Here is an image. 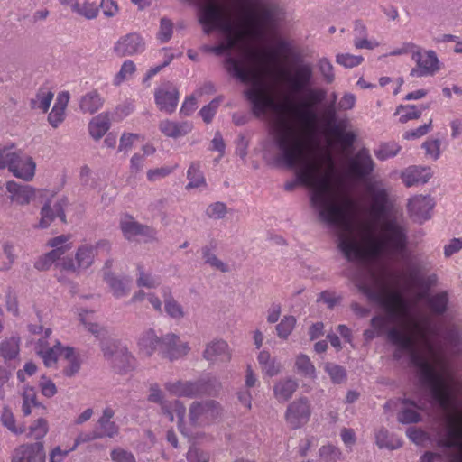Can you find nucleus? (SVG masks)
I'll return each mask as SVG.
<instances>
[{
    "instance_id": "f257e3e1",
    "label": "nucleus",
    "mask_w": 462,
    "mask_h": 462,
    "mask_svg": "<svg viewBox=\"0 0 462 462\" xmlns=\"http://www.w3.org/2000/svg\"><path fill=\"white\" fill-rule=\"evenodd\" d=\"M337 117H272L275 161L295 170L310 190L319 218L337 232L338 247L353 262L379 263L402 254L407 244L402 216L387 205L382 182L365 180L374 162L366 149L347 160L346 174L336 157L347 158L355 133Z\"/></svg>"
},
{
    "instance_id": "f03ea898",
    "label": "nucleus",
    "mask_w": 462,
    "mask_h": 462,
    "mask_svg": "<svg viewBox=\"0 0 462 462\" xmlns=\"http://www.w3.org/2000/svg\"><path fill=\"white\" fill-rule=\"evenodd\" d=\"M421 281L420 267L415 263L407 265L393 277L387 276L381 264L366 266L356 279L358 289L369 300L380 303L385 311V317L372 319L373 328L365 331V337L372 339L387 332L389 339L397 347L396 356L410 358L425 392V397L402 401L398 420L404 424L420 421L419 411L425 410L428 404L438 407L432 403L429 390L420 378L415 356L421 359L427 357L426 348L429 346L453 371L439 344L435 328L417 307L424 296L421 292L414 294L413 291Z\"/></svg>"
},
{
    "instance_id": "7ed1b4c3",
    "label": "nucleus",
    "mask_w": 462,
    "mask_h": 462,
    "mask_svg": "<svg viewBox=\"0 0 462 462\" xmlns=\"http://www.w3.org/2000/svg\"><path fill=\"white\" fill-rule=\"evenodd\" d=\"M428 357L415 356L420 378L429 390L432 403L441 411L440 426L433 429V434L420 428L410 427L408 438L416 445L457 450L448 462H462V382L454 371L430 348H426Z\"/></svg>"
},
{
    "instance_id": "20e7f679",
    "label": "nucleus",
    "mask_w": 462,
    "mask_h": 462,
    "mask_svg": "<svg viewBox=\"0 0 462 462\" xmlns=\"http://www.w3.org/2000/svg\"><path fill=\"white\" fill-rule=\"evenodd\" d=\"M260 3V17L250 15L246 23H239L236 32L223 33L225 41L217 46H207V51L217 56L226 55L225 59L226 69L234 78L242 83L252 81V69L250 62L252 52L245 48L244 40L248 29L261 40H266L276 34L280 25L286 19L284 8L275 0H258Z\"/></svg>"
},
{
    "instance_id": "39448f33",
    "label": "nucleus",
    "mask_w": 462,
    "mask_h": 462,
    "mask_svg": "<svg viewBox=\"0 0 462 462\" xmlns=\"http://www.w3.org/2000/svg\"><path fill=\"white\" fill-rule=\"evenodd\" d=\"M288 106L300 111L293 116H337L338 111L354 107L356 97L346 93L337 103V95L315 85V72L311 62H304L298 55L286 78Z\"/></svg>"
},
{
    "instance_id": "423d86ee",
    "label": "nucleus",
    "mask_w": 462,
    "mask_h": 462,
    "mask_svg": "<svg viewBox=\"0 0 462 462\" xmlns=\"http://www.w3.org/2000/svg\"><path fill=\"white\" fill-rule=\"evenodd\" d=\"M199 23L203 26V32L210 34L213 31L221 33H231L236 32L239 24L233 23L224 16L222 9L216 5L215 0L205 1L198 6Z\"/></svg>"
},
{
    "instance_id": "0eeeda50",
    "label": "nucleus",
    "mask_w": 462,
    "mask_h": 462,
    "mask_svg": "<svg viewBox=\"0 0 462 462\" xmlns=\"http://www.w3.org/2000/svg\"><path fill=\"white\" fill-rule=\"evenodd\" d=\"M101 250L108 252L110 244L106 240H100L95 245L82 244L78 247L74 259L65 256L60 260V268L73 273L83 272L93 264L95 257Z\"/></svg>"
},
{
    "instance_id": "6e6552de",
    "label": "nucleus",
    "mask_w": 462,
    "mask_h": 462,
    "mask_svg": "<svg viewBox=\"0 0 462 462\" xmlns=\"http://www.w3.org/2000/svg\"><path fill=\"white\" fill-rule=\"evenodd\" d=\"M149 401L160 403L162 410L169 416L171 420H177V424L180 430L184 434L188 435V431L185 428V415L186 408L180 402L175 401L173 403H168L164 401V394L158 385H152L150 388Z\"/></svg>"
},
{
    "instance_id": "1a4fd4ad",
    "label": "nucleus",
    "mask_w": 462,
    "mask_h": 462,
    "mask_svg": "<svg viewBox=\"0 0 462 462\" xmlns=\"http://www.w3.org/2000/svg\"><path fill=\"white\" fill-rule=\"evenodd\" d=\"M48 245L53 249L41 256L34 263L35 268L40 271L47 270L54 263H57V265L60 268V260L72 248V243L69 241V236H67L54 237L49 241Z\"/></svg>"
},
{
    "instance_id": "9d476101",
    "label": "nucleus",
    "mask_w": 462,
    "mask_h": 462,
    "mask_svg": "<svg viewBox=\"0 0 462 462\" xmlns=\"http://www.w3.org/2000/svg\"><path fill=\"white\" fill-rule=\"evenodd\" d=\"M220 413L221 408L215 401L196 402L189 407V421L193 426H205L213 422Z\"/></svg>"
},
{
    "instance_id": "9b49d317",
    "label": "nucleus",
    "mask_w": 462,
    "mask_h": 462,
    "mask_svg": "<svg viewBox=\"0 0 462 462\" xmlns=\"http://www.w3.org/2000/svg\"><path fill=\"white\" fill-rule=\"evenodd\" d=\"M119 226L124 237L129 241H150L156 237V231L153 228L138 223L129 215L121 217Z\"/></svg>"
},
{
    "instance_id": "f8f14e48",
    "label": "nucleus",
    "mask_w": 462,
    "mask_h": 462,
    "mask_svg": "<svg viewBox=\"0 0 462 462\" xmlns=\"http://www.w3.org/2000/svg\"><path fill=\"white\" fill-rule=\"evenodd\" d=\"M412 60L416 62V67L411 70V77L432 76L439 70V60L434 51H415L412 54Z\"/></svg>"
},
{
    "instance_id": "ddd939ff",
    "label": "nucleus",
    "mask_w": 462,
    "mask_h": 462,
    "mask_svg": "<svg viewBox=\"0 0 462 462\" xmlns=\"http://www.w3.org/2000/svg\"><path fill=\"white\" fill-rule=\"evenodd\" d=\"M8 170L14 177L31 181L35 176L36 163L31 156L17 150L14 153Z\"/></svg>"
},
{
    "instance_id": "4468645a",
    "label": "nucleus",
    "mask_w": 462,
    "mask_h": 462,
    "mask_svg": "<svg viewBox=\"0 0 462 462\" xmlns=\"http://www.w3.org/2000/svg\"><path fill=\"white\" fill-rule=\"evenodd\" d=\"M310 414L309 400L306 397H300L288 406L285 418L291 427L298 429L308 422Z\"/></svg>"
},
{
    "instance_id": "2eb2a0df",
    "label": "nucleus",
    "mask_w": 462,
    "mask_h": 462,
    "mask_svg": "<svg viewBox=\"0 0 462 462\" xmlns=\"http://www.w3.org/2000/svg\"><path fill=\"white\" fill-rule=\"evenodd\" d=\"M67 346L61 345L60 342L56 341L52 346H50L47 340L39 339L35 343L34 350L36 354L42 359L46 367H56L59 360L62 361L64 358V350Z\"/></svg>"
},
{
    "instance_id": "dca6fc26",
    "label": "nucleus",
    "mask_w": 462,
    "mask_h": 462,
    "mask_svg": "<svg viewBox=\"0 0 462 462\" xmlns=\"http://www.w3.org/2000/svg\"><path fill=\"white\" fill-rule=\"evenodd\" d=\"M190 346L188 341L182 340L174 333L162 337V352L170 360L180 359L189 354Z\"/></svg>"
},
{
    "instance_id": "f3484780",
    "label": "nucleus",
    "mask_w": 462,
    "mask_h": 462,
    "mask_svg": "<svg viewBox=\"0 0 462 462\" xmlns=\"http://www.w3.org/2000/svg\"><path fill=\"white\" fill-rule=\"evenodd\" d=\"M202 356L211 365L226 363L232 358V349L226 340L213 339L206 344Z\"/></svg>"
},
{
    "instance_id": "a211bd4d",
    "label": "nucleus",
    "mask_w": 462,
    "mask_h": 462,
    "mask_svg": "<svg viewBox=\"0 0 462 462\" xmlns=\"http://www.w3.org/2000/svg\"><path fill=\"white\" fill-rule=\"evenodd\" d=\"M116 348L113 354L108 347H103L104 356L110 359L114 368L119 374H125L132 371L136 366L135 357L125 346H114Z\"/></svg>"
},
{
    "instance_id": "6ab92c4d",
    "label": "nucleus",
    "mask_w": 462,
    "mask_h": 462,
    "mask_svg": "<svg viewBox=\"0 0 462 462\" xmlns=\"http://www.w3.org/2000/svg\"><path fill=\"white\" fill-rule=\"evenodd\" d=\"M434 206L435 203L431 197L417 195L410 199L408 211L414 221L423 223L431 217Z\"/></svg>"
},
{
    "instance_id": "aec40b11",
    "label": "nucleus",
    "mask_w": 462,
    "mask_h": 462,
    "mask_svg": "<svg viewBox=\"0 0 462 462\" xmlns=\"http://www.w3.org/2000/svg\"><path fill=\"white\" fill-rule=\"evenodd\" d=\"M5 189L9 200L19 206L30 204L36 198L38 190L27 184H21L14 180H9L5 184Z\"/></svg>"
},
{
    "instance_id": "412c9836",
    "label": "nucleus",
    "mask_w": 462,
    "mask_h": 462,
    "mask_svg": "<svg viewBox=\"0 0 462 462\" xmlns=\"http://www.w3.org/2000/svg\"><path fill=\"white\" fill-rule=\"evenodd\" d=\"M155 102L159 109L166 114H172L179 101V91L175 86L167 82L155 90Z\"/></svg>"
},
{
    "instance_id": "4be33fe9",
    "label": "nucleus",
    "mask_w": 462,
    "mask_h": 462,
    "mask_svg": "<svg viewBox=\"0 0 462 462\" xmlns=\"http://www.w3.org/2000/svg\"><path fill=\"white\" fill-rule=\"evenodd\" d=\"M143 39L137 33H129L121 38L114 47V51L119 57L132 56L144 51Z\"/></svg>"
},
{
    "instance_id": "5701e85b",
    "label": "nucleus",
    "mask_w": 462,
    "mask_h": 462,
    "mask_svg": "<svg viewBox=\"0 0 462 462\" xmlns=\"http://www.w3.org/2000/svg\"><path fill=\"white\" fill-rule=\"evenodd\" d=\"M12 462H45L43 445L40 442L21 445L14 449Z\"/></svg>"
},
{
    "instance_id": "b1692460",
    "label": "nucleus",
    "mask_w": 462,
    "mask_h": 462,
    "mask_svg": "<svg viewBox=\"0 0 462 462\" xmlns=\"http://www.w3.org/2000/svg\"><path fill=\"white\" fill-rule=\"evenodd\" d=\"M165 389L172 395L190 398L206 392V388L201 381L195 383L180 381L167 383L165 384Z\"/></svg>"
},
{
    "instance_id": "393cba45",
    "label": "nucleus",
    "mask_w": 462,
    "mask_h": 462,
    "mask_svg": "<svg viewBox=\"0 0 462 462\" xmlns=\"http://www.w3.org/2000/svg\"><path fill=\"white\" fill-rule=\"evenodd\" d=\"M431 177V169L425 166H410L401 175L402 182L407 187L425 184Z\"/></svg>"
},
{
    "instance_id": "a878e982",
    "label": "nucleus",
    "mask_w": 462,
    "mask_h": 462,
    "mask_svg": "<svg viewBox=\"0 0 462 462\" xmlns=\"http://www.w3.org/2000/svg\"><path fill=\"white\" fill-rule=\"evenodd\" d=\"M137 346L141 355L151 356L158 347L162 349V337L154 330L148 329L139 337Z\"/></svg>"
},
{
    "instance_id": "bb28decb",
    "label": "nucleus",
    "mask_w": 462,
    "mask_h": 462,
    "mask_svg": "<svg viewBox=\"0 0 462 462\" xmlns=\"http://www.w3.org/2000/svg\"><path fill=\"white\" fill-rule=\"evenodd\" d=\"M105 281L113 295L116 298H122L130 291L132 281L129 277L106 273L105 274Z\"/></svg>"
},
{
    "instance_id": "cd10ccee",
    "label": "nucleus",
    "mask_w": 462,
    "mask_h": 462,
    "mask_svg": "<svg viewBox=\"0 0 462 462\" xmlns=\"http://www.w3.org/2000/svg\"><path fill=\"white\" fill-rule=\"evenodd\" d=\"M162 132L170 137L178 138L189 133L192 125L187 121L166 119L161 123Z\"/></svg>"
},
{
    "instance_id": "c85d7f7f",
    "label": "nucleus",
    "mask_w": 462,
    "mask_h": 462,
    "mask_svg": "<svg viewBox=\"0 0 462 462\" xmlns=\"http://www.w3.org/2000/svg\"><path fill=\"white\" fill-rule=\"evenodd\" d=\"M257 361L263 375L273 377L280 374L282 369V363L272 357L268 350H262L257 356Z\"/></svg>"
},
{
    "instance_id": "c756f323",
    "label": "nucleus",
    "mask_w": 462,
    "mask_h": 462,
    "mask_svg": "<svg viewBox=\"0 0 462 462\" xmlns=\"http://www.w3.org/2000/svg\"><path fill=\"white\" fill-rule=\"evenodd\" d=\"M104 99L97 90L83 95L79 101L80 112L84 114H95L103 106Z\"/></svg>"
},
{
    "instance_id": "7c9ffc66",
    "label": "nucleus",
    "mask_w": 462,
    "mask_h": 462,
    "mask_svg": "<svg viewBox=\"0 0 462 462\" xmlns=\"http://www.w3.org/2000/svg\"><path fill=\"white\" fill-rule=\"evenodd\" d=\"M56 217H60L62 221L65 220L61 203L55 202L53 206H51V201L46 202L41 210V220L39 226L42 228L47 227Z\"/></svg>"
},
{
    "instance_id": "2f4dec72",
    "label": "nucleus",
    "mask_w": 462,
    "mask_h": 462,
    "mask_svg": "<svg viewBox=\"0 0 462 462\" xmlns=\"http://www.w3.org/2000/svg\"><path fill=\"white\" fill-rule=\"evenodd\" d=\"M275 42H276L277 51L280 53H287V54H290L291 57V67L289 68V69L284 74V89H285V92H284V97H284L285 103L288 105V88H287V84H286L287 75H288L289 71L291 70V68L293 67L294 60H295V56L298 55L304 62H306V61L303 60L302 55H300L299 52H294L293 51L292 42H291L289 40H286L284 38H282V37H278V38H276Z\"/></svg>"
},
{
    "instance_id": "473e14b6",
    "label": "nucleus",
    "mask_w": 462,
    "mask_h": 462,
    "mask_svg": "<svg viewBox=\"0 0 462 462\" xmlns=\"http://www.w3.org/2000/svg\"><path fill=\"white\" fill-rule=\"evenodd\" d=\"M298 388V383L292 378H284L278 381L273 387V394L280 402L289 400Z\"/></svg>"
},
{
    "instance_id": "72a5a7b5",
    "label": "nucleus",
    "mask_w": 462,
    "mask_h": 462,
    "mask_svg": "<svg viewBox=\"0 0 462 462\" xmlns=\"http://www.w3.org/2000/svg\"><path fill=\"white\" fill-rule=\"evenodd\" d=\"M77 315L79 322L84 328L93 334L96 337H100L104 333V328L94 321V312L85 309H77Z\"/></svg>"
},
{
    "instance_id": "f704fd0d",
    "label": "nucleus",
    "mask_w": 462,
    "mask_h": 462,
    "mask_svg": "<svg viewBox=\"0 0 462 462\" xmlns=\"http://www.w3.org/2000/svg\"><path fill=\"white\" fill-rule=\"evenodd\" d=\"M61 362H63L62 372L68 377L75 375L80 369L79 357L74 348L70 346L65 348L64 358Z\"/></svg>"
},
{
    "instance_id": "c9c22d12",
    "label": "nucleus",
    "mask_w": 462,
    "mask_h": 462,
    "mask_svg": "<svg viewBox=\"0 0 462 462\" xmlns=\"http://www.w3.org/2000/svg\"><path fill=\"white\" fill-rule=\"evenodd\" d=\"M164 297V310L169 317L173 319L180 320L186 316V311L180 303L172 298L168 289L162 290Z\"/></svg>"
},
{
    "instance_id": "e433bc0d",
    "label": "nucleus",
    "mask_w": 462,
    "mask_h": 462,
    "mask_svg": "<svg viewBox=\"0 0 462 462\" xmlns=\"http://www.w3.org/2000/svg\"><path fill=\"white\" fill-rule=\"evenodd\" d=\"M20 351V338L11 337L0 342V356L5 360H12L17 357Z\"/></svg>"
},
{
    "instance_id": "4c0bfd02",
    "label": "nucleus",
    "mask_w": 462,
    "mask_h": 462,
    "mask_svg": "<svg viewBox=\"0 0 462 462\" xmlns=\"http://www.w3.org/2000/svg\"><path fill=\"white\" fill-rule=\"evenodd\" d=\"M34 409L45 410V407L37 400L35 389L26 387L23 393L22 410L25 416L32 414Z\"/></svg>"
},
{
    "instance_id": "58836bf2",
    "label": "nucleus",
    "mask_w": 462,
    "mask_h": 462,
    "mask_svg": "<svg viewBox=\"0 0 462 462\" xmlns=\"http://www.w3.org/2000/svg\"><path fill=\"white\" fill-rule=\"evenodd\" d=\"M187 179V189L205 188L207 185L200 165L197 162L192 163L188 169Z\"/></svg>"
},
{
    "instance_id": "ea45409f",
    "label": "nucleus",
    "mask_w": 462,
    "mask_h": 462,
    "mask_svg": "<svg viewBox=\"0 0 462 462\" xmlns=\"http://www.w3.org/2000/svg\"><path fill=\"white\" fill-rule=\"evenodd\" d=\"M294 365L299 374L310 379L317 377L315 366L308 356L299 354L295 358Z\"/></svg>"
},
{
    "instance_id": "a19ab883",
    "label": "nucleus",
    "mask_w": 462,
    "mask_h": 462,
    "mask_svg": "<svg viewBox=\"0 0 462 462\" xmlns=\"http://www.w3.org/2000/svg\"><path fill=\"white\" fill-rule=\"evenodd\" d=\"M110 127L108 117H93L88 124L89 134L95 140L102 138Z\"/></svg>"
},
{
    "instance_id": "79ce46f5",
    "label": "nucleus",
    "mask_w": 462,
    "mask_h": 462,
    "mask_svg": "<svg viewBox=\"0 0 462 462\" xmlns=\"http://www.w3.org/2000/svg\"><path fill=\"white\" fill-rule=\"evenodd\" d=\"M3 254L5 258L0 264V271L11 269L17 257L16 245L14 242L6 240L2 244Z\"/></svg>"
},
{
    "instance_id": "37998d69",
    "label": "nucleus",
    "mask_w": 462,
    "mask_h": 462,
    "mask_svg": "<svg viewBox=\"0 0 462 462\" xmlns=\"http://www.w3.org/2000/svg\"><path fill=\"white\" fill-rule=\"evenodd\" d=\"M53 99V93L51 91L40 90L35 98L31 99L30 106L32 109H39L40 113L45 114L51 106Z\"/></svg>"
},
{
    "instance_id": "c03bdc74",
    "label": "nucleus",
    "mask_w": 462,
    "mask_h": 462,
    "mask_svg": "<svg viewBox=\"0 0 462 462\" xmlns=\"http://www.w3.org/2000/svg\"><path fill=\"white\" fill-rule=\"evenodd\" d=\"M317 68L323 81L330 85L335 81L336 75L331 61L327 57L319 58L317 60Z\"/></svg>"
},
{
    "instance_id": "a18cd8bd",
    "label": "nucleus",
    "mask_w": 462,
    "mask_h": 462,
    "mask_svg": "<svg viewBox=\"0 0 462 462\" xmlns=\"http://www.w3.org/2000/svg\"><path fill=\"white\" fill-rule=\"evenodd\" d=\"M296 325V319L293 316H284L275 329L277 336L282 339H287Z\"/></svg>"
},
{
    "instance_id": "49530a36",
    "label": "nucleus",
    "mask_w": 462,
    "mask_h": 462,
    "mask_svg": "<svg viewBox=\"0 0 462 462\" xmlns=\"http://www.w3.org/2000/svg\"><path fill=\"white\" fill-rule=\"evenodd\" d=\"M401 151V146L394 142L385 143L380 145V147L376 150L375 155L381 160L384 161L389 158L394 157Z\"/></svg>"
},
{
    "instance_id": "de8ad7c7",
    "label": "nucleus",
    "mask_w": 462,
    "mask_h": 462,
    "mask_svg": "<svg viewBox=\"0 0 462 462\" xmlns=\"http://www.w3.org/2000/svg\"><path fill=\"white\" fill-rule=\"evenodd\" d=\"M341 456L340 449L333 445H325L319 448V457L324 462H337Z\"/></svg>"
},
{
    "instance_id": "09e8293b",
    "label": "nucleus",
    "mask_w": 462,
    "mask_h": 462,
    "mask_svg": "<svg viewBox=\"0 0 462 462\" xmlns=\"http://www.w3.org/2000/svg\"><path fill=\"white\" fill-rule=\"evenodd\" d=\"M135 64L134 61L127 60L124 61L120 70L115 77V85H120L123 81L130 79V77L135 72Z\"/></svg>"
},
{
    "instance_id": "8fccbe9b",
    "label": "nucleus",
    "mask_w": 462,
    "mask_h": 462,
    "mask_svg": "<svg viewBox=\"0 0 462 462\" xmlns=\"http://www.w3.org/2000/svg\"><path fill=\"white\" fill-rule=\"evenodd\" d=\"M70 95L69 91H61L56 97L51 113L49 116H63L68 106Z\"/></svg>"
},
{
    "instance_id": "3c124183",
    "label": "nucleus",
    "mask_w": 462,
    "mask_h": 462,
    "mask_svg": "<svg viewBox=\"0 0 462 462\" xmlns=\"http://www.w3.org/2000/svg\"><path fill=\"white\" fill-rule=\"evenodd\" d=\"M137 285L139 287H145L148 289L156 288L161 283V279L153 275L151 273H145L143 271L139 272V276L137 278Z\"/></svg>"
},
{
    "instance_id": "603ef678",
    "label": "nucleus",
    "mask_w": 462,
    "mask_h": 462,
    "mask_svg": "<svg viewBox=\"0 0 462 462\" xmlns=\"http://www.w3.org/2000/svg\"><path fill=\"white\" fill-rule=\"evenodd\" d=\"M364 58L349 53H339L336 56V62L345 68L351 69L362 63Z\"/></svg>"
},
{
    "instance_id": "864d4df0",
    "label": "nucleus",
    "mask_w": 462,
    "mask_h": 462,
    "mask_svg": "<svg viewBox=\"0 0 462 462\" xmlns=\"http://www.w3.org/2000/svg\"><path fill=\"white\" fill-rule=\"evenodd\" d=\"M188 462H209V452L196 446H191L186 455Z\"/></svg>"
},
{
    "instance_id": "5fc2aeb1",
    "label": "nucleus",
    "mask_w": 462,
    "mask_h": 462,
    "mask_svg": "<svg viewBox=\"0 0 462 462\" xmlns=\"http://www.w3.org/2000/svg\"><path fill=\"white\" fill-rule=\"evenodd\" d=\"M49 426L45 419H38L32 425L30 426L29 435L35 439H42L48 432Z\"/></svg>"
},
{
    "instance_id": "6e6d98bb",
    "label": "nucleus",
    "mask_w": 462,
    "mask_h": 462,
    "mask_svg": "<svg viewBox=\"0 0 462 462\" xmlns=\"http://www.w3.org/2000/svg\"><path fill=\"white\" fill-rule=\"evenodd\" d=\"M430 309L438 313H441L446 310L448 304V295L446 292H440L431 296L429 299Z\"/></svg>"
},
{
    "instance_id": "4d7b16f0",
    "label": "nucleus",
    "mask_w": 462,
    "mask_h": 462,
    "mask_svg": "<svg viewBox=\"0 0 462 462\" xmlns=\"http://www.w3.org/2000/svg\"><path fill=\"white\" fill-rule=\"evenodd\" d=\"M39 388L41 393L47 398H51L57 393L56 384L51 378L45 375L40 378Z\"/></svg>"
},
{
    "instance_id": "13d9d810",
    "label": "nucleus",
    "mask_w": 462,
    "mask_h": 462,
    "mask_svg": "<svg viewBox=\"0 0 462 462\" xmlns=\"http://www.w3.org/2000/svg\"><path fill=\"white\" fill-rule=\"evenodd\" d=\"M172 22L166 17H162L160 22V30L158 32V39L161 41V42H169L172 36Z\"/></svg>"
},
{
    "instance_id": "bf43d9fd",
    "label": "nucleus",
    "mask_w": 462,
    "mask_h": 462,
    "mask_svg": "<svg viewBox=\"0 0 462 462\" xmlns=\"http://www.w3.org/2000/svg\"><path fill=\"white\" fill-rule=\"evenodd\" d=\"M97 430L100 439L104 437L113 438L118 433V428L113 421H97Z\"/></svg>"
},
{
    "instance_id": "052dcab7",
    "label": "nucleus",
    "mask_w": 462,
    "mask_h": 462,
    "mask_svg": "<svg viewBox=\"0 0 462 462\" xmlns=\"http://www.w3.org/2000/svg\"><path fill=\"white\" fill-rule=\"evenodd\" d=\"M203 259L206 263H208L213 268H216L222 272L228 271L227 264L219 260L213 253H211L207 248L203 250Z\"/></svg>"
},
{
    "instance_id": "680f3d73",
    "label": "nucleus",
    "mask_w": 462,
    "mask_h": 462,
    "mask_svg": "<svg viewBox=\"0 0 462 462\" xmlns=\"http://www.w3.org/2000/svg\"><path fill=\"white\" fill-rule=\"evenodd\" d=\"M1 420L4 426H5L10 431L15 434H19L23 431L22 428H18L15 426V420L14 414L9 409L5 408L3 410Z\"/></svg>"
},
{
    "instance_id": "e2e57ef3",
    "label": "nucleus",
    "mask_w": 462,
    "mask_h": 462,
    "mask_svg": "<svg viewBox=\"0 0 462 462\" xmlns=\"http://www.w3.org/2000/svg\"><path fill=\"white\" fill-rule=\"evenodd\" d=\"M111 460L113 462H136L134 454L122 448H116L111 451Z\"/></svg>"
},
{
    "instance_id": "0e129e2a",
    "label": "nucleus",
    "mask_w": 462,
    "mask_h": 462,
    "mask_svg": "<svg viewBox=\"0 0 462 462\" xmlns=\"http://www.w3.org/2000/svg\"><path fill=\"white\" fill-rule=\"evenodd\" d=\"M207 215L210 218L220 219L223 218L226 213L227 208L226 206L222 202H216L209 205L207 208Z\"/></svg>"
},
{
    "instance_id": "69168bd1",
    "label": "nucleus",
    "mask_w": 462,
    "mask_h": 462,
    "mask_svg": "<svg viewBox=\"0 0 462 462\" xmlns=\"http://www.w3.org/2000/svg\"><path fill=\"white\" fill-rule=\"evenodd\" d=\"M431 128V120L428 123H424L423 125L418 126L414 130L406 131L403 134V138L406 140L411 139H419L428 134Z\"/></svg>"
},
{
    "instance_id": "338daca9",
    "label": "nucleus",
    "mask_w": 462,
    "mask_h": 462,
    "mask_svg": "<svg viewBox=\"0 0 462 462\" xmlns=\"http://www.w3.org/2000/svg\"><path fill=\"white\" fill-rule=\"evenodd\" d=\"M376 444L379 448H396L400 444H394L389 439L388 431L384 429H380L375 432Z\"/></svg>"
},
{
    "instance_id": "774afa93",
    "label": "nucleus",
    "mask_w": 462,
    "mask_h": 462,
    "mask_svg": "<svg viewBox=\"0 0 462 462\" xmlns=\"http://www.w3.org/2000/svg\"><path fill=\"white\" fill-rule=\"evenodd\" d=\"M444 255L450 257L462 250V238H452L444 245Z\"/></svg>"
}]
</instances>
